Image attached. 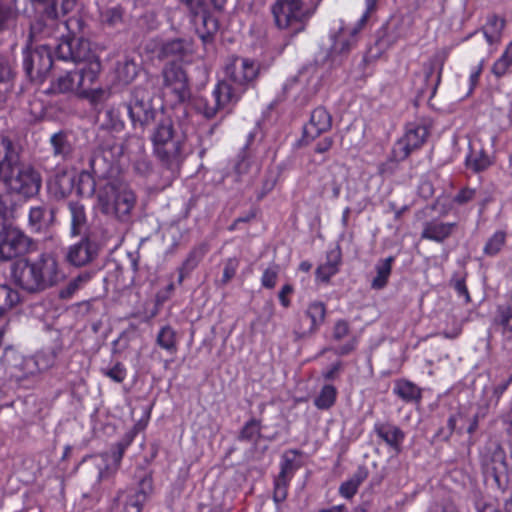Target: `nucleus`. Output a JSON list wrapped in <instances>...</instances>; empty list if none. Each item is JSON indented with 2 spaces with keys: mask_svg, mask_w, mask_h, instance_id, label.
<instances>
[{
  "mask_svg": "<svg viewBox=\"0 0 512 512\" xmlns=\"http://www.w3.org/2000/svg\"><path fill=\"white\" fill-rule=\"evenodd\" d=\"M293 287L290 284L284 285L279 292V300L281 304L287 308L290 306V300L288 296L293 293Z\"/></svg>",
  "mask_w": 512,
  "mask_h": 512,
  "instance_id": "64",
  "label": "nucleus"
},
{
  "mask_svg": "<svg viewBox=\"0 0 512 512\" xmlns=\"http://www.w3.org/2000/svg\"><path fill=\"white\" fill-rule=\"evenodd\" d=\"M367 473L363 470L356 472L350 479L343 482L339 487V493L346 499L352 498L358 491L359 486L366 479Z\"/></svg>",
  "mask_w": 512,
  "mask_h": 512,
  "instance_id": "42",
  "label": "nucleus"
},
{
  "mask_svg": "<svg viewBox=\"0 0 512 512\" xmlns=\"http://www.w3.org/2000/svg\"><path fill=\"white\" fill-rule=\"evenodd\" d=\"M240 98L239 93L227 82H219L208 96L196 99L197 110L206 118H213L217 112L230 104H235Z\"/></svg>",
  "mask_w": 512,
  "mask_h": 512,
  "instance_id": "7",
  "label": "nucleus"
},
{
  "mask_svg": "<svg viewBox=\"0 0 512 512\" xmlns=\"http://www.w3.org/2000/svg\"><path fill=\"white\" fill-rule=\"evenodd\" d=\"M433 127L429 117L417 118L406 125L404 136L397 141L393 153L396 159H406L412 151L419 149L427 140Z\"/></svg>",
  "mask_w": 512,
  "mask_h": 512,
  "instance_id": "5",
  "label": "nucleus"
},
{
  "mask_svg": "<svg viewBox=\"0 0 512 512\" xmlns=\"http://www.w3.org/2000/svg\"><path fill=\"white\" fill-rule=\"evenodd\" d=\"M91 279V274L84 272L72 279L65 288L61 289L59 296L62 299L71 298L79 289L87 284Z\"/></svg>",
  "mask_w": 512,
  "mask_h": 512,
  "instance_id": "47",
  "label": "nucleus"
},
{
  "mask_svg": "<svg viewBox=\"0 0 512 512\" xmlns=\"http://www.w3.org/2000/svg\"><path fill=\"white\" fill-rule=\"evenodd\" d=\"M39 375L38 368L30 357L23 358L11 371V377L19 383L34 381Z\"/></svg>",
  "mask_w": 512,
  "mask_h": 512,
  "instance_id": "31",
  "label": "nucleus"
},
{
  "mask_svg": "<svg viewBox=\"0 0 512 512\" xmlns=\"http://www.w3.org/2000/svg\"><path fill=\"white\" fill-rule=\"evenodd\" d=\"M350 332V327L347 321L338 320L333 328V337L336 340L345 338Z\"/></svg>",
  "mask_w": 512,
  "mask_h": 512,
  "instance_id": "59",
  "label": "nucleus"
},
{
  "mask_svg": "<svg viewBox=\"0 0 512 512\" xmlns=\"http://www.w3.org/2000/svg\"><path fill=\"white\" fill-rule=\"evenodd\" d=\"M140 489H127L118 493L115 499L116 512H141L143 503L151 491V481L143 479Z\"/></svg>",
  "mask_w": 512,
  "mask_h": 512,
  "instance_id": "15",
  "label": "nucleus"
},
{
  "mask_svg": "<svg viewBox=\"0 0 512 512\" xmlns=\"http://www.w3.org/2000/svg\"><path fill=\"white\" fill-rule=\"evenodd\" d=\"M468 165L476 172L483 171L490 166V160L487 156L481 155L469 160Z\"/></svg>",
  "mask_w": 512,
  "mask_h": 512,
  "instance_id": "60",
  "label": "nucleus"
},
{
  "mask_svg": "<svg viewBox=\"0 0 512 512\" xmlns=\"http://www.w3.org/2000/svg\"><path fill=\"white\" fill-rule=\"evenodd\" d=\"M512 68V40L507 44L503 53L491 66V73L496 78L509 74Z\"/></svg>",
  "mask_w": 512,
  "mask_h": 512,
  "instance_id": "36",
  "label": "nucleus"
},
{
  "mask_svg": "<svg viewBox=\"0 0 512 512\" xmlns=\"http://www.w3.org/2000/svg\"><path fill=\"white\" fill-rule=\"evenodd\" d=\"M102 373L116 383L123 382L127 375L126 368L119 362L110 369H103Z\"/></svg>",
  "mask_w": 512,
  "mask_h": 512,
  "instance_id": "55",
  "label": "nucleus"
},
{
  "mask_svg": "<svg viewBox=\"0 0 512 512\" xmlns=\"http://www.w3.org/2000/svg\"><path fill=\"white\" fill-rule=\"evenodd\" d=\"M122 16V10L119 7H112L101 13V21L109 26H116L122 22Z\"/></svg>",
  "mask_w": 512,
  "mask_h": 512,
  "instance_id": "53",
  "label": "nucleus"
},
{
  "mask_svg": "<svg viewBox=\"0 0 512 512\" xmlns=\"http://www.w3.org/2000/svg\"><path fill=\"white\" fill-rule=\"evenodd\" d=\"M278 266L273 265L268 267L262 274L261 284L263 287L272 289L275 287L278 278Z\"/></svg>",
  "mask_w": 512,
  "mask_h": 512,
  "instance_id": "56",
  "label": "nucleus"
},
{
  "mask_svg": "<svg viewBox=\"0 0 512 512\" xmlns=\"http://www.w3.org/2000/svg\"><path fill=\"white\" fill-rule=\"evenodd\" d=\"M395 258L393 256H389L383 260H380L376 265V276L371 282V287L376 290L383 289L387 283L388 279L391 275L392 264Z\"/></svg>",
  "mask_w": 512,
  "mask_h": 512,
  "instance_id": "35",
  "label": "nucleus"
},
{
  "mask_svg": "<svg viewBox=\"0 0 512 512\" xmlns=\"http://www.w3.org/2000/svg\"><path fill=\"white\" fill-rule=\"evenodd\" d=\"M14 283L28 293H41L42 288L38 277L35 261L20 259L12 266Z\"/></svg>",
  "mask_w": 512,
  "mask_h": 512,
  "instance_id": "13",
  "label": "nucleus"
},
{
  "mask_svg": "<svg viewBox=\"0 0 512 512\" xmlns=\"http://www.w3.org/2000/svg\"><path fill=\"white\" fill-rule=\"evenodd\" d=\"M128 114L134 126L150 124L156 114V110L152 106V97L148 90L144 88H135L132 98L127 105Z\"/></svg>",
  "mask_w": 512,
  "mask_h": 512,
  "instance_id": "12",
  "label": "nucleus"
},
{
  "mask_svg": "<svg viewBox=\"0 0 512 512\" xmlns=\"http://www.w3.org/2000/svg\"><path fill=\"white\" fill-rule=\"evenodd\" d=\"M102 160H104L103 157L94 156L90 161L91 171L80 173V190L84 192V185L87 184V193L96 192L97 207L102 213L120 220H126L136 204V196L125 184L104 181L106 171L100 167V161Z\"/></svg>",
  "mask_w": 512,
  "mask_h": 512,
  "instance_id": "1",
  "label": "nucleus"
},
{
  "mask_svg": "<svg viewBox=\"0 0 512 512\" xmlns=\"http://www.w3.org/2000/svg\"><path fill=\"white\" fill-rule=\"evenodd\" d=\"M336 399L337 389L333 385L326 384L315 397L314 405L319 410H328L335 404Z\"/></svg>",
  "mask_w": 512,
  "mask_h": 512,
  "instance_id": "41",
  "label": "nucleus"
},
{
  "mask_svg": "<svg viewBox=\"0 0 512 512\" xmlns=\"http://www.w3.org/2000/svg\"><path fill=\"white\" fill-rule=\"evenodd\" d=\"M299 452L297 450L285 451L282 455L280 472L278 475L292 478L299 465L296 463Z\"/></svg>",
  "mask_w": 512,
  "mask_h": 512,
  "instance_id": "45",
  "label": "nucleus"
},
{
  "mask_svg": "<svg viewBox=\"0 0 512 512\" xmlns=\"http://www.w3.org/2000/svg\"><path fill=\"white\" fill-rule=\"evenodd\" d=\"M20 301L17 291L7 285H0V316L13 308Z\"/></svg>",
  "mask_w": 512,
  "mask_h": 512,
  "instance_id": "43",
  "label": "nucleus"
},
{
  "mask_svg": "<svg viewBox=\"0 0 512 512\" xmlns=\"http://www.w3.org/2000/svg\"><path fill=\"white\" fill-rule=\"evenodd\" d=\"M259 72L258 65L247 58H234L227 64L225 73L227 78L234 84L242 87L239 95L244 91L245 87L253 82ZM238 93V91H236Z\"/></svg>",
  "mask_w": 512,
  "mask_h": 512,
  "instance_id": "14",
  "label": "nucleus"
},
{
  "mask_svg": "<svg viewBox=\"0 0 512 512\" xmlns=\"http://www.w3.org/2000/svg\"><path fill=\"white\" fill-rule=\"evenodd\" d=\"M10 192L22 197L24 200L35 197L42 186L40 172L31 164L18 163L7 173L0 176Z\"/></svg>",
  "mask_w": 512,
  "mask_h": 512,
  "instance_id": "4",
  "label": "nucleus"
},
{
  "mask_svg": "<svg viewBox=\"0 0 512 512\" xmlns=\"http://www.w3.org/2000/svg\"><path fill=\"white\" fill-rule=\"evenodd\" d=\"M31 239L22 230L0 221V261L11 260L26 252Z\"/></svg>",
  "mask_w": 512,
  "mask_h": 512,
  "instance_id": "8",
  "label": "nucleus"
},
{
  "mask_svg": "<svg viewBox=\"0 0 512 512\" xmlns=\"http://www.w3.org/2000/svg\"><path fill=\"white\" fill-rule=\"evenodd\" d=\"M323 190L331 191L333 198H338L345 179L344 168L341 165L334 164L327 168L323 177Z\"/></svg>",
  "mask_w": 512,
  "mask_h": 512,
  "instance_id": "28",
  "label": "nucleus"
},
{
  "mask_svg": "<svg viewBox=\"0 0 512 512\" xmlns=\"http://www.w3.org/2000/svg\"><path fill=\"white\" fill-rule=\"evenodd\" d=\"M56 57L64 61H73L75 63L83 62V67H89L90 63L100 61L92 52L90 42L83 38H64L55 47Z\"/></svg>",
  "mask_w": 512,
  "mask_h": 512,
  "instance_id": "10",
  "label": "nucleus"
},
{
  "mask_svg": "<svg viewBox=\"0 0 512 512\" xmlns=\"http://www.w3.org/2000/svg\"><path fill=\"white\" fill-rule=\"evenodd\" d=\"M456 227L457 223L455 222L445 223L440 220L433 219L424 224L421 238L442 243L452 235Z\"/></svg>",
  "mask_w": 512,
  "mask_h": 512,
  "instance_id": "23",
  "label": "nucleus"
},
{
  "mask_svg": "<svg viewBox=\"0 0 512 512\" xmlns=\"http://www.w3.org/2000/svg\"><path fill=\"white\" fill-rule=\"evenodd\" d=\"M14 192L7 189L6 192L0 194V215L5 218H12L17 208L16 202L13 200Z\"/></svg>",
  "mask_w": 512,
  "mask_h": 512,
  "instance_id": "49",
  "label": "nucleus"
},
{
  "mask_svg": "<svg viewBox=\"0 0 512 512\" xmlns=\"http://www.w3.org/2000/svg\"><path fill=\"white\" fill-rule=\"evenodd\" d=\"M393 391L406 402L419 401L421 399V389L408 380L397 381Z\"/></svg>",
  "mask_w": 512,
  "mask_h": 512,
  "instance_id": "39",
  "label": "nucleus"
},
{
  "mask_svg": "<svg viewBox=\"0 0 512 512\" xmlns=\"http://www.w3.org/2000/svg\"><path fill=\"white\" fill-rule=\"evenodd\" d=\"M154 153L167 168L177 167L181 161L183 140L174 134L172 122L165 119L158 123L152 134Z\"/></svg>",
  "mask_w": 512,
  "mask_h": 512,
  "instance_id": "3",
  "label": "nucleus"
},
{
  "mask_svg": "<svg viewBox=\"0 0 512 512\" xmlns=\"http://www.w3.org/2000/svg\"><path fill=\"white\" fill-rule=\"evenodd\" d=\"M305 315L310 320L308 327L300 329L302 336L312 334L324 323L326 318V305L321 301H313L309 303L305 311Z\"/></svg>",
  "mask_w": 512,
  "mask_h": 512,
  "instance_id": "27",
  "label": "nucleus"
},
{
  "mask_svg": "<svg viewBox=\"0 0 512 512\" xmlns=\"http://www.w3.org/2000/svg\"><path fill=\"white\" fill-rule=\"evenodd\" d=\"M30 358L34 360L39 374L50 369L55 363V354L53 352L41 351Z\"/></svg>",
  "mask_w": 512,
  "mask_h": 512,
  "instance_id": "51",
  "label": "nucleus"
},
{
  "mask_svg": "<svg viewBox=\"0 0 512 512\" xmlns=\"http://www.w3.org/2000/svg\"><path fill=\"white\" fill-rule=\"evenodd\" d=\"M100 71V61L93 60L89 67L59 75L51 82L49 90L54 94H71L94 99L96 94L103 93L101 89L92 90V85L98 78Z\"/></svg>",
  "mask_w": 512,
  "mask_h": 512,
  "instance_id": "2",
  "label": "nucleus"
},
{
  "mask_svg": "<svg viewBox=\"0 0 512 512\" xmlns=\"http://www.w3.org/2000/svg\"><path fill=\"white\" fill-rule=\"evenodd\" d=\"M272 13L280 29H287L293 33L303 30L308 18L302 0H276L272 6Z\"/></svg>",
  "mask_w": 512,
  "mask_h": 512,
  "instance_id": "6",
  "label": "nucleus"
},
{
  "mask_svg": "<svg viewBox=\"0 0 512 512\" xmlns=\"http://www.w3.org/2000/svg\"><path fill=\"white\" fill-rule=\"evenodd\" d=\"M180 3L186 6V8L194 15L199 14L205 6V0H179Z\"/></svg>",
  "mask_w": 512,
  "mask_h": 512,
  "instance_id": "62",
  "label": "nucleus"
},
{
  "mask_svg": "<svg viewBox=\"0 0 512 512\" xmlns=\"http://www.w3.org/2000/svg\"><path fill=\"white\" fill-rule=\"evenodd\" d=\"M55 214L52 209L40 205L31 207L28 214V226L34 233L47 231L54 223Z\"/></svg>",
  "mask_w": 512,
  "mask_h": 512,
  "instance_id": "21",
  "label": "nucleus"
},
{
  "mask_svg": "<svg viewBox=\"0 0 512 512\" xmlns=\"http://www.w3.org/2000/svg\"><path fill=\"white\" fill-rule=\"evenodd\" d=\"M132 147L136 148V151L130 150L129 152L133 158L135 170L142 175L149 173L151 162L145 155L144 140L139 137L132 138L128 143V148L131 149Z\"/></svg>",
  "mask_w": 512,
  "mask_h": 512,
  "instance_id": "29",
  "label": "nucleus"
},
{
  "mask_svg": "<svg viewBox=\"0 0 512 512\" xmlns=\"http://www.w3.org/2000/svg\"><path fill=\"white\" fill-rule=\"evenodd\" d=\"M34 261L42 292L56 286L64 279V273L55 256L45 253Z\"/></svg>",
  "mask_w": 512,
  "mask_h": 512,
  "instance_id": "16",
  "label": "nucleus"
},
{
  "mask_svg": "<svg viewBox=\"0 0 512 512\" xmlns=\"http://www.w3.org/2000/svg\"><path fill=\"white\" fill-rule=\"evenodd\" d=\"M116 72L119 81L128 84L137 76L138 66L133 60L124 59L118 63Z\"/></svg>",
  "mask_w": 512,
  "mask_h": 512,
  "instance_id": "44",
  "label": "nucleus"
},
{
  "mask_svg": "<svg viewBox=\"0 0 512 512\" xmlns=\"http://www.w3.org/2000/svg\"><path fill=\"white\" fill-rule=\"evenodd\" d=\"M20 159V153L12 140L0 134V176L13 168Z\"/></svg>",
  "mask_w": 512,
  "mask_h": 512,
  "instance_id": "25",
  "label": "nucleus"
},
{
  "mask_svg": "<svg viewBox=\"0 0 512 512\" xmlns=\"http://www.w3.org/2000/svg\"><path fill=\"white\" fill-rule=\"evenodd\" d=\"M68 209L71 215V235L77 236L86 225L87 217L84 205L79 202H69Z\"/></svg>",
  "mask_w": 512,
  "mask_h": 512,
  "instance_id": "34",
  "label": "nucleus"
},
{
  "mask_svg": "<svg viewBox=\"0 0 512 512\" xmlns=\"http://www.w3.org/2000/svg\"><path fill=\"white\" fill-rule=\"evenodd\" d=\"M50 144L53 149V155L61 159H67L71 156L73 148L68 140L66 133L60 131L53 134L50 138Z\"/></svg>",
  "mask_w": 512,
  "mask_h": 512,
  "instance_id": "38",
  "label": "nucleus"
},
{
  "mask_svg": "<svg viewBox=\"0 0 512 512\" xmlns=\"http://www.w3.org/2000/svg\"><path fill=\"white\" fill-rule=\"evenodd\" d=\"M459 417H461L460 414L451 415L447 420L448 431L445 432L443 429L439 430L438 434L443 436V439L448 440L450 438L452 433L455 431L456 423Z\"/></svg>",
  "mask_w": 512,
  "mask_h": 512,
  "instance_id": "63",
  "label": "nucleus"
},
{
  "mask_svg": "<svg viewBox=\"0 0 512 512\" xmlns=\"http://www.w3.org/2000/svg\"><path fill=\"white\" fill-rule=\"evenodd\" d=\"M450 50L443 48L437 51L428 61L424 64L425 81L429 85H437L440 83L441 74L445 61L449 56Z\"/></svg>",
  "mask_w": 512,
  "mask_h": 512,
  "instance_id": "24",
  "label": "nucleus"
},
{
  "mask_svg": "<svg viewBox=\"0 0 512 512\" xmlns=\"http://www.w3.org/2000/svg\"><path fill=\"white\" fill-rule=\"evenodd\" d=\"M261 422L256 419H250L242 427L238 440L247 442H257L261 436Z\"/></svg>",
  "mask_w": 512,
  "mask_h": 512,
  "instance_id": "46",
  "label": "nucleus"
},
{
  "mask_svg": "<svg viewBox=\"0 0 512 512\" xmlns=\"http://www.w3.org/2000/svg\"><path fill=\"white\" fill-rule=\"evenodd\" d=\"M374 431L389 447L397 452L400 451L405 434L399 427L391 423H376Z\"/></svg>",
  "mask_w": 512,
  "mask_h": 512,
  "instance_id": "26",
  "label": "nucleus"
},
{
  "mask_svg": "<svg viewBox=\"0 0 512 512\" xmlns=\"http://www.w3.org/2000/svg\"><path fill=\"white\" fill-rule=\"evenodd\" d=\"M292 478L278 475L274 480L273 499L281 503L287 498L289 482Z\"/></svg>",
  "mask_w": 512,
  "mask_h": 512,
  "instance_id": "50",
  "label": "nucleus"
},
{
  "mask_svg": "<svg viewBox=\"0 0 512 512\" xmlns=\"http://www.w3.org/2000/svg\"><path fill=\"white\" fill-rule=\"evenodd\" d=\"M157 345L170 354H175L178 350L177 332L170 325L160 328L156 336Z\"/></svg>",
  "mask_w": 512,
  "mask_h": 512,
  "instance_id": "33",
  "label": "nucleus"
},
{
  "mask_svg": "<svg viewBox=\"0 0 512 512\" xmlns=\"http://www.w3.org/2000/svg\"><path fill=\"white\" fill-rule=\"evenodd\" d=\"M332 125V118L329 112L318 107L311 113L310 121L304 128V134L310 139H315L321 133L328 131Z\"/></svg>",
  "mask_w": 512,
  "mask_h": 512,
  "instance_id": "22",
  "label": "nucleus"
},
{
  "mask_svg": "<svg viewBox=\"0 0 512 512\" xmlns=\"http://www.w3.org/2000/svg\"><path fill=\"white\" fill-rule=\"evenodd\" d=\"M505 20L497 15H490L486 24L481 28L486 42L489 45H498L501 42Z\"/></svg>",
  "mask_w": 512,
  "mask_h": 512,
  "instance_id": "30",
  "label": "nucleus"
},
{
  "mask_svg": "<svg viewBox=\"0 0 512 512\" xmlns=\"http://www.w3.org/2000/svg\"><path fill=\"white\" fill-rule=\"evenodd\" d=\"M53 65L51 48L48 44L37 46L24 51L23 67L28 77L33 81H43Z\"/></svg>",
  "mask_w": 512,
  "mask_h": 512,
  "instance_id": "9",
  "label": "nucleus"
},
{
  "mask_svg": "<svg viewBox=\"0 0 512 512\" xmlns=\"http://www.w3.org/2000/svg\"><path fill=\"white\" fill-rule=\"evenodd\" d=\"M97 253V244L89 237H84L69 247L66 259L70 264L81 267L90 263L97 256Z\"/></svg>",
  "mask_w": 512,
  "mask_h": 512,
  "instance_id": "18",
  "label": "nucleus"
},
{
  "mask_svg": "<svg viewBox=\"0 0 512 512\" xmlns=\"http://www.w3.org/2000/svg\"><path fill=\"white\" fill-rule=\"evenodd\" d=\"M341 263V254L337 250H332L327 254V260L316 270V277L322 282H328L332 276L339 271Z\"/></svg>",
  "mask_w": 512,
  "mask_h": 512,
  "instance_id": "32",
  "label": "nucleus"
},
{
  "mask_svg": "<svg viewBox=\"0 0 512 512\" xmlns=\"http://www.w3.org/2000/svg\"><path fill=\"white\" fill-rule=\"evenodd\" d=\"M239 266V260L237 258H229L225 261L223 275L220 280L221 285H226L235 276Z\"/></svg>",
  "mask_w": 512,
  "mask_h": 512,
  "instance_id": "54",
  "label": "nucleus"
},
{
  "mask_svg": "<svg viewBox=\"0 0 512 512\" xmlns=\"http://www.w3.org/2000/svg\"><path fill=\"white\" fill-rule=\"evenodd\" d=\"M194 52V45L191 39L177 38L164 42L158 56L161 59L172 58L180 61H187Z\"/></svg>",
  "mask_w": 512,
  "mask_h": 512,
  "instance_id": "19",
  "label": "nucleus"
},
{
  "mask_svg": "<svg viewBox=\"0 0 512 512\" xmlns=\"http://www.w3.org/2000/svg\"><path fill=\"white\" fill-rule=\"evenodd\" d=\"M14 70L9 60L0 56V91H5V96L13 90Z\"/></svg>",
  "mask_w": 512,
  "mask_h": 512,
  "instance_id": "40",
  "label": "nucleus"
},
{
  "mask_svg": "<svg viewBox=\"0 0 512 512\" xmlns=\"http://www.w3.org/2000/svg\"><path fill=\"white\" fill-rule=\"evenodd\" d=\"M15 17L16 13L11 7L0 5V30H3Z\"/></svg>",
  "mask_w": 512,
  "mask_h": 512,
  "instance_id": "58",
  "label": "nucleus"
},
{
  "mask_svg": "<svg viewBox=\"0 0 512 512\" xmlns=\"http://www.w3.org/2000/svg\"><path fill=\"white\" fill-rule=\"evenodd\" d=\"M103 126L113 131H121L124 128V123L120 118V113L114 108H109L104 113Z\"/></svg>",
  "mask_w": 512,
  "mask_h": 512,
  "instance_id": "52",
  "label": "nucleus"
},
{
  "mask_svg": "<svg viewBox=\"0 0 512 512\" xmlns=\"http://www.w3.org/2000/svg\"><path fill=\"white\" fill-rule=\"evenodd\" d=\"M162 75L165 91L174 94L177 101H184L189 97L187 77L181 67L175 64L167 65Z\"/></svg>",
  "mask_w": 512,
  "mask_h": 512,
  "instance_id": "17",
  "label": "nucleus"
},
{
  "mask_svg": "<svg viewBox=\"0 0 512 512\" xmlns=\"http://www.w3.org/2000/svg\"><path fill=\"white\" fill-rule=\"evenodd\" d=\"M199 260L200 258L197 256L196 251H192L189 254V256L184 261L182 267L179 270V283H181L185 276L198 265Z\"/></svg>",
  "mask_w": 512,
  "mask_h": 512,
  "instance_id": "57",
  "label": "nucleus"
},
{
  "mask_svg": "<svg viewBox=\"0 0 512 512\" xmlns=\"http://www.w3.org/2000/svg\"><path fill=\"white\" fill-rule=\"evenodd\" d=\"M379 0H365V11L356 22L350 28H341L338 34L335 36L332 49L336 53H346L350 51L358 41V34L366 26L372 13L377 9V3Z\"/></svg>",
  "mask_w": 512,
  "mask_h": 512,
  "instance_id": "11",
  "label": "nucleus"
},
{
  "mask_svg": "<svg viewBox=\"0 0 512 512\" xmlns=\"http://www.w3.org/2000/svg\"><path fill=\"white\" fill-rule=\"evenodd\" d=\"M506 241V233L504 231H496L484 246V253L494 256L500 252Z\"/></svg>",
  "mask_w": 512,
  "mask_h": 512,
  "instance_id": "48",
  "label": "nucleus"
},
{
  "mask_svg": "<svg viewBox=\"0 0 512 512\" xmlns=\"http://www.w3.org/2000/svg\"><path fill=\"white\" fill-rule=\"evenodd\" d=\"M57 19L49 18V23L42 19L34 21L30 26L29 38L31 41L50 38L54 35L57 26Z\"/></svg>",
  "mask_w": 512,
  "mask_h": 512,
  "instance_id": "37",
  "label": "nucleus"
},
{
  "mask_svg": "<svg viewBox=\"0 0 512 512\" xmlns=\"http://www.w3.org/2000/svg\"><path fill=\"white\" fill-rule=\"evenodd\" d=\"M32 5L39 8L52 19H58L74 10L77 0H30Z\"/></svg>",
  "mask_w": 512,
  "mask_h": 512,
  "instance_id": "20",
  "label": "nucleus"
},
{
  "mask_svg": "<svg viewBox=\"0 0 512 512\" xmlns=\"http://www.w3.org/2000/svg\"><path fill=\"white\" fill-rule=\"evenodd\" d=\"M475 190L471 188H463L454 198V202L457 204H465L473 200L475 197Z\"/></svg>",
  "mask_w": 512,
  "mask_h": 512,
  "instance_id": "61",
  "label": "nucleus"
}]
</instances>
